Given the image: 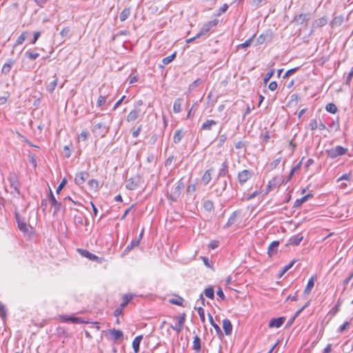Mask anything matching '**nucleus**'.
Instances as JSON below:
<instances>
[{
  "label": "nucleus",
  "instance_id": "14",
  "mask_svg": "<svg viewBox=\"0 0 353 353\" xmlns=\"http://www.w3.org/2000/svg\"><path fill=\"white\" fill-rule=\"evenodd\" d=\"M281 177L276 176L269 181L267 189L270 191L272 188L279 187L283 183Z\"/></svg>",
  "mask_w": 353,
  "mask_h": 353
},
{
  "label": "nucleus",
  "instance_id": "4",
  "mask_svg": "<svg viewBox=\"0 0 353 353\" xmlns=\"http://www.w3.org/2000/svg\"><path fill=\"white\" fill-rule=\"evenodd\" d=\"M109 130V128L103 123H98L94 125L92 132L96 137L103 138L104 137Z\"/></svg>",
  "mask_w": 353,
  "mask_h": 353
},
{
  "label": "nucleus",
  "instance_id": "11",
  "mask_svg": "<svg viewBox=\"0 0 353 353\" xmlns=\"http://www.w3.org/2000/svg\"><path fill=\"white\" fill-rule=\"evenodd\" d=\"M285 321V317H284V316H281L279 318H273L270 321L268 325L270 328H273V327L279 328L284 323Z\"/></svg>",
  "mask_w": 353,
  "mask_h": 353
},
{
  "label": "nucleus",
  "instance_id": "55",
  "mask_svg": "<svg viewBox=\"0 0 353 353\" xmlns=\"http://www.w3.org/2000/svg\"><path fill=\"white\" fill-rule=\"evenodd\" d=\"M317 127H318V123H317L316 120V119L310 120V123H309V128H310V130H314L317 128Z\"/></svg>",
  "mask_w": 353,
  "mask_h": 353
},
{
  "label": "nucleus",
  "instance_id": "43",
  "mask_svg": "<svg viewBox=\"0 0 353 353\" xmlns=\"http://www.w3.org/2000/svg\"><path fill=\"white\" fill-rule=\"evenodd\" d=\"M27 32H23L18 37V39L16 41V43L14 46V48L16 47L18 45H21L23 43V41L26 39Z\"/></svg>",
  "mask_w": 353,
  "mask_h": 353
},
{
  "label": "nucleus",
  "instance_id": "20",
  "mask_svg": "<svg viewBox=\"0 0 353 353\" xmlns=\"http://www.w3.org/2000/svg\"><path fill=\"white\" fill-rule=\"evenodd\" d=\"M223 329L225 335H230L232 331V325L230 321L228 319H225L223 321Z\"/></svg>",
  "mask_w": 353,
  "mask_h": 353
},
{
  "label": "nucleus",
  "instance_id": "2",
  "mask_svg": "<svg viewBox=\"0 0 353 353\" xmlns=\"http://www.w3.org/2000/svg\"><path fill=\"white\" fill-rule=\"evenodd\" d=\"M142 179L139 174H136L125 181V187L128 190H134L141 186Z\"/></svg>",
  "mask_w": 353,
  "mask_h": 353
},
{
  "label": "nucleus",
  "instance_id": "35",
  "mask_svg": "<svg viewBox=\"0 0 353 353\" xmlns=\"http://www.w3.org/2000/svg\"><path fill=\"white\" fill-rule=\"evenodd\" d=\"M18 227L23 233H26L29 230V225L23 220L18 221Z\"/></svg>",
  "mask_w": 353,
  "mask_h": 353
},
{
  "label": "nucleus",
  "instance_id": "25",
  "mask_svg": "<svg viewBox=\"0 0 353 353\" xmlns=\"http://www.w3.org/2000/svg\"><path fill=\"white\" fill-rule=\"evenodd\" d=\"M139 114H140L139 110H137V109L132 110V111L130 112V113L127 116V119H126L127 121L132 122V121H135L136 119H138Z\"/></svg>",
  "mask_w": 353,
  "mask_h": 353
},
{
  "label": "nucleus",
  "instance_id": "45",
  "mask_svg": "<svg viewBox=\"0 0 353 353\" xmlns=\"http://www.w3.org/2000/svg\"><path fill=\"white\" fill-rule=\"evenodd\" d=\"M175 57H176V52H174L171 55L163 58L162 59V62L164 65H168L170 63H171L174 59Z\"/></svg>",
  "mask_w": 353,
  "mask_h": 353
},
{
  "label": "nucleus",
  "instance_id": "42",
  "mask_svg": "<svg viewBox=\"0 0 353 353\" xmlns=\"http://www.w3.org/2000/svg\"><path fill=\"white\" fill-rule=\"evenodd\" d=\"M203 208L206 211L210 212L214 209V203L210 200L205 201L203 202Z\"/></svg>",
  "mask_w": 353,
  "mask_h": 353
},
{
  "label": "nucleus",
  "instance_id": "59",
  "mask_svg": "<svg viewBox=\"0 0 353 353\" xmlns=\"http://www.w3.org/2000/svg\"><path fill=\"white\" fill-rule=\"evenodd\" d=\"M88 185L90 188L97 189L98 188V181L96 179H91L89 181Z\"/></svg>",
  "mask_w": 353,
  "mask_h": 353
},
{
  "label": "nucleus",
  "instance_id": "51",
  "mask_svg": "<svg viewBox=\"0 0 353 353\" xmlns=\"http://www.w3.org/2000/svg\"><path fill=\"white\" fill-rule=\"evenodd\" d=\"M228 9V5L227 3H224L218 10L216 14V17L221 16L223 12H226Z\"/></svg>",
  "mask_w": 353,
  "mask_h": 353
},
{
  "label": "nucleus",
  "instance_id": "60",
  "mask_svg": "<svg viewBox=\"0 0 353 353\" xmlns=\"http://www.w3.org/2000/svg\"><path fill=\"white\" fill-rule=\"evenodd\" d=\"M297 70H298V68H292V69L287 70L283 76V78H286L292 75L294 73H295V72Z\"/></svg>",
  "mask_w": 353,
  "mask_h": 353
},
{
  "label": "nucleus",
  "instance_id": "47",
  "mask_svg": "<svg viewBox=\"0 0 353 353\" xmlns=\"http://www.w3.org/2000/svg\"><path fill=\"white\" fill-rule=\"evenodd\" d=\"M202 83V80L201 79H197L194 81H193L190 85H189V90L192 91L194 90L196 88H197L201 83Z\"/></svg>",
  "mask_w": 353,
  "mask_h": 353
},
{
  "label": "nucleus",
  "instance_id": "3",
  "mask_svg": "<svg viewBox=\"0 0 353 353\" xmlns=\"http://www.w3.org/2000/svg\"><path fill=\"white\" fill-rule=\"evenodd\" d=\"M347 148H343L341 145H337L326 150V154L331 159H335L337 157L345 154L347 152Z\"/></svg>",
  "mask_w": 353,
  "mask_h": 353
},
{
  "label": "nucleus",
  "instance_id": "56",
  "mask_svg": "<svg viewBox=\"0 0 353 353\" xmlns=\"http://www.w3.org/2000/svg\"><path fill=\"white\" fill-rule=\"evenodd\" d=\"M66 183H67V180L65 179H63L57 188V190H56L57 194L60 193V192L61 191V190L63 188V187L65 185Z\"/></svg>",
  "mask_w": 353,
  "mask_h": 353
},
{
  "label": "nucleus",
  "instance_id": "10",
  "mask_svg": "<svg viewBox=\"0 0 353 353\" xmlns=\"http://www.w3.org/2000/svg\"><path fill=\"white\" fill-rule=\"evenodd\" d=\"M49 201L54 208V214H55L61 210L62 204L61 202L57 201L51 190H50Z\"/></svg>",
  "mask_w": 353,
  "mask_h": 353
},
{
  "label": "nucleus",
  "instance_id": "41",
  "mask_svg": "<svg viewBox=\"0 0 353 353\" xmlns=\"http://www.w3.org/2000/svg\"><path fill=\"white\" fill-rule=\"evenodd\" d=\"M210 172V170L205 171L204 174L202 176L201 180L204 185L208 184L211 180V174Z\"/></svg>",
  "mask_w": 353,
  "mask_h": 353
},
{
  "label": "nucleus",
  "instance_id": "64",
  "mask_svg": "<svg viewBox=\"0 0 353 353\" xmlns=\"http://www.w3.org/2000/svg\"><path fill=\"white\" fill-rule=\"evenodd\" d=\"M353 77V67L352 68L351 70L348 73V75L346 79V84L349 85L350 83V81H352V78Z\"/></svg>",
  "mask_w": 353,
  "mask_h": 353
},
{
  "label": "nucleus",
  "instance_id": "40",
  "mask_svg": "<svg viewBox=\"0 0 353 353\" xmlns=\"http://www.w3.org/2000/svg\"><path fill=\"white\" fill-rule=\"evenodd\" d=\"M65 321H70L73 323H82L83 321L79 317L74 316H63Z\"/></svg>",
  "mask_w": 353,
  "mask_h": 353
},
{
  "label": "nucleus",
  "instance_id": "53",
  "mask_svg": "<svg viewBox=\"0 0 353 353\" xmlns=\"http://www.w3.org/2000/svg\"><path fill=\"white\" fill-rule=\"evenodd\" d=\"M281 161V157H279V158L274 159L272 163L270 164V167L271 169H274L277 167V165L280 163Z\"/></svg>",
  "mask_w": 353,
  "mask_h": 353
},
{
  "label": "nucleus",
  "instance_id": "24",
  "mask_svg": "<svg viewBox=\"0 0 353 353\" xmlns=\"http://www.w3.org/2000/svg\"><path fill=\"white\" fill-rule=\"evenodd\" d=\"M228 162L225 161L222 165L221 168L219 170L217 178L221 179L223 176H225L228 172Z\"/></svg>",
  "mask_w": 353,
  "mask_h": 353
},
{
  "label": "nucleus",
  "instance_id": "19",
  "mask_svg": "<svg viewBox=\"0 0 353 353\" xmlns=\"http://www.w3.org/2000/svg\"><path fill=\"white\" fill-rule=\"evenodd\" d=\"M217 122L213 119H207L201 125V130L210 131L212 126L216 125Z\"/></svg>",
  "mask_w": 353,
  "mask_h": 353
},
{
  "label": "nucleus",
  "instance_id": "49",
  "mask_svg": "<svg viewBox=\"0 0 353 353\" xmlns=\"http://www.w3.org/2000/svg\"><path fill=\"white\" fill-rule=\"evenodd\" d=\"M349 326H350V322L345 321L343 324H342L338 328L337 332L342 333V332L346 331L349 328Z\"/></svg>",
  "mask_w": 353,
  "mask_h": 353
},
{
  "label": "nucleus",
  "instance_id": "46",
  "mask_svg": "<svg viewBox=\"0 0 353 353\" xmlns=\"http://www.w3.org/2000/svg\"><path fill=\"white\" fill-rule=\"evenodd\" d=\"M26 57H27L30 60H35L39 57V54L37 52H33L30 51H27L25 54Z\"/></svg>",
  "mask_w": 353,
  "mask_h": 353
},
{
  "label": "nucleus",
  "instance_id": "38",
  "mask_svg": "<svg viewBox=\"0 0 353 353\" xmlns=\"http://www.w3.org/2000/svg\"><path fill=\"white\" fill-rule=\"evenodd\" d=\"M325 110L330 113L335 114L338 111L336 105L333 103H329L325 106Z\"/></svg>",
  "mask_w": 353,
  "mask_h": 353
},
{
  "label": "nucleus",
  "instance_id": "7",
  "mask_svg": "<svg viewBox=\"0 0 353 353\" xmlns=\"http://www.w3.org/2000/svg\"><path fill=\"white\" fill-rule=\"evenodd\" d=\"M10 187L14 189L17 194H20V183L15 173H10L8 178Z\"/></svg>",
  "mask_w": 353,
  "mask_h": 353
},
{
  "label": "nucleus",
  "instance_id": "32",
  "mask_svg": "<svg viewBox=\"0 0 353 353\" xmlns=\"http://www.w3.org/2000/svg\"><path fill=\"white\" fill-rule=\"evenodd\" d=\"M130 14V8H124L120 14L119 18L121 21H125Z\"/></svg>",
  "mask_w": 353,
  "mask_h": 353
},
{
  "label": "nucleus",
  "instance_id": "23",
  "mask_svg": "<svg viewBox=\"0 0 353 353\" xmlns=\"http://www.w3.org/2000/svg\"><path fill=\"white\" fill-rule=\"evenodd\" d=\"M143 339L142 335L136 336L132 341V347L135 353H138L140 350V343Z\"/></svg>",
  "mask_w": 353,
  "mask_h": 353
},
{
  "label": "nucleus",
  "instance_id": "62",
  "mask_svg": "<svg viewBox=\"0 0 353 353\" xmlns=\"http://www.w3.org/2000/svg\"><path fill=\"white\" fill-rule=\"evenodd\" d=\"M105 103V97L100 95L97 100V106L100 107Z\"/></svg>",
  "mask_w": 353,
  "mask_h": 353
},
{
  "label": "nucleus",
  "instance_id": "27",
  "mask_svg": "<svg viewBox=\"0 0 353 353\" xmlns=\"http://www.w3.org/2000/svg\"><path fill=\"white\" fill-rule=\"evenodd\" d=\"M209 321L211 325L214 328L217 335L221 336L223 334L221 327L217 325L213 320L212 316L210 314H208Z\"/></svg>",
  "mask_w": 353,
  "mask_h": 353
},
{
  "label": "nucleus",
  "instance_id": "54",
  "mask_svg": "<svg viewBox=\"0 0 353 353\" xmlns=\"http://www.w3.org/2000/svg\"><path fill=\"white\" fill-rule=\"evenodd\" d=\"M0 315L3 319H4L7 315L6 309L1 303H0Z\"/></svg>",
  "mask_w": 353,
  "mask_h": 353
},
{
  "label": "nucleus",
  "instance_id": "21",
  "mask_svg": "<svg viewBox=\"0 0 353 353\" xmlns=\"http://www.w3.org/2000/svg\"><path fill=\"white\" fill-rule=\"evenodd\" d=\"M303 239V236L300 234L294 235L290 238V239L288 241V243H287L286 245H298L301 242Z\"/></svg>",
  "mask_w": 353,
  "mask_h": 353
},
{
  "label": "nucleus",
  "instance_id": "57",
  "mask_svg": "<svg viewBox=\"0 0 353 353\" xmlns=\"http://www.w3.org/2000/svg\"><path fill=\"white\" fill-rule=\"evenodd\" d=\"M196 185L195 184H190L188 185L186 189V192L188 194H191L196 191Z\"/></svg>",
  "mask_w": 353,
  "mask_h": 353
},
{
  "label": "nucleus",
  "instance_id": "39",
  "mask_svg": "<svg viewBox=\"0 0 353 353\" xmlns=\"http://www.w3.org/2000/svg\"><path fill=\"white\" fill-rule=\"evenodd\" d=\"M181 110V99H177L175 100L173 104V111L175 113H179Z\"/></svg>",
  "mask_w": 353,
  "mask_h": 353
},
{
  "label": "nucleus",
  "instance_id": "15",
  "mask_svg": "<svg viewBox=\"0 0 353 353\" xmlns=\"http://www.w3.org/2000/svg\"><path fill=\"white\" fill-rule=\"evenodd\" d=\"M279 244L280 242L279 241H274L270 244L268 250V254L270 257H272L274 254L277 253Z\"/></svg>",
  "mask_w": 353,
  "mask_h": 353
},
{
  "label": "nucleus",
  "instance_id": "12",
  "mask_svg": "<svg viewBox=\"0 0 353 353\" xmlns=\"http://www.w3.org/2000/svg\"><path fill=\"white\" fill-rule=\"evenodd\" d=\"M312 18V14L310 12L301 13L295 17L294 21L299 24H303L305 22H307Z\"/></svg>",
  "mask_w": 353,
  "mask_h": 353
},
{
  "label": "nucleus",
  "instance_id": "50",
  "mask_svg": "<svg viewBox=\"0 0 353 353\" xmlns=\"http://www.w3.org/2000/svg\"><path fill=\"white\" fill-rule=\"evenodd\" d=\"M197 312H198V314L199 315L201 321L204 323L205 321V318L204 310L203 309V307H199L197 308Z\"/></svg>",
  "mask_w": 353,
  "mask_h": 353
},
{
  "label": "nucleus",
  "instance_id": "63",
  "mask_svg": "<svg viewBox=\"0 0 353 353\" xmlns=\"http://www.w3.org/2000/svg\"><path fill=\"white\" fill-rule=\"evenodd\" d=\"M179 322H178V324L183 327V324L185 323V314L183 313L181 316H179Z\"/></svg>",
  "mask_w": 353,
  "mask_h": 353
},
{
  "label": "nucleus",
  "instance_id": "8",
  "mask_svg": "<svg viewBox=\"0 0 353 353\" xmlns=\"http://www.w3.org/2000/svg\"><path fill=\"white\" fill-rule=\"evenodd\" d=\"M89 176V173L86 171L80 172L76 174L74 182L77 185H80L88 179Z\"/></svg>",
  "mask_w": 353,
  "mask_h": 353
},
{
  "label": "nucleus",
  "instance_id": "1",
  "mask_svg": "<svg viewBox=\"0 0 353 353\" xmlns=\"http://www.w3.org/2000/svg\"><path fill=\"white\" fill-rule=\"evenodd\" d=\"M183 179L178 181L174 188H172L170 193H168V198L172 201H176L181 195V190L185 187V183L183 181Z\"/></svg>",
  "mask_w": 353,
  "mask_h": 353
},
{
  "label": "nucleus",
  "instance_id": "17",
  "mask_svg": "<svg viewBox=\"0 0 353 353\" xmlns=\"http://www.w3.org/2000/svg\"><path fill=\"white\" fill-rule=\"evenodd\" d=\"M327 18L323 17L314 20L312 23V28L316 29L325 26L327 23Z\"/></svg>",
  "mask_w": 353,
  "mask_h": 353
},
{
  "label": "nucleus",
  "instance_id": "36",
  "mask_svg": "<svg viewBox=\"0 0 353 353\" xmlns=\"http://www.w3.org/2000/svg\"><path fill=\"white\" fill-rule=\"evenodd\" d=\"M54 79L47 86V90L50 93H52L54 90L55 88L57 85L58 78L56 77V75H54Z\"/></svg>",
  "mask_w": 353,
  "mask_h": 353
},
{
  "label": "nucleus",
  "instance_id": "37",
  "mask_svg": "<svg viewBox=\"0 0 353 353\" xmlns=\"http://www.w3.org/2000/svg\"><path fill=\"white\" fill-rule=\"evenodd\" d=\"M139 244V240L132 241L130 245H128L124 250L123 254H128L133 248L138 246Z\"/></svg>",
  "mask_w": 353,
  "mask_h": 353
},
{
  "label": "nucleus",
  "instance_id": "16",
  "mask_svg": "<svg viewBox=\"0 0 353 353\" xmlns=\"http://www.w3.org/2000/svg\"><path fill=\"white\" fill-rule=\"evenodd\" d=\"M316 279H317L316 275H313L309 279V281L307 282V285H306V287H305V290L303 291V294L304 295H308L311 292V291H312V288H314V281L316 280Z\"/></svg>",
  "mask_w": 353,
  "mask_h": 353
},
{
  "label": "nucleus",
  "instance_id": "9",
  "mask_svg": "<svg viewBox=\"0 0 353 353\" xmlns=\"http://www.w3.org/2000/svg\"><path fill=\"white\" fill-rule=\"evenodd\" d=\"M252 176V173L248 170H244L238 174V180L241 184L248 181Z\"/></svg>",
  "mask_w": 353,
  "mask_h": 353
},
{
  "label": "nucleus",
  "instance_id": "22",
  "mask_svg": "<svg viewBox=\"0 0 353 353\" xmlns=\"http://www.w3.org/2000/svg\"><path fill=\"white\" fill-rule=\"evenodd\" d=\"M109 332L112 336V339L114 341H118L120 339H123V332L119 330H115V329L109 330Z\"/></svg>",
  "mask_w": 353,
  "mask_h": 353
},
{
  "label": "nucleus",
  "instance_id": "13",
  "mask_svg": "<svg viewBox=\"0 0 353 353\" xmlns=\"http://www.w3.org/2000/svg\"><path fill=\"white\" fill-rule=\"evenodd\" d=\"M77 252L82 256H84L91 261H97L99 257L94 254H93L92 253L90 252L89 251L86 250H84V249H81V248H79L77 249Z\"/></svg>",
  "mask_w": 353,
  "mask_h": 353
},
{
  "label": "nucleus",
  "instance_id": "28",
  "mask_svg": "<svg viewBox=\"0 0 353 353\" xmlns=\"http://www.w3.org/2000/svg\"><path fill=\"white\" fill-rule=\"evenodd\" d=\"M312 194H307L299 199H296L294 203V208L300 207L304 202H305L309 198L312 197Z\"/></svg>",
  "mask_w": 353,
  "mask_h": 353
},
{
  "label": "nucleus",
  "instance_id": "44",
  "mask_svg": "<svg viewBox=\"0 0 353 353\" xmlns=\"http://www.w3.org/2000/svg\"><path fill=\"white\" fill-rule=\"evenodd\" d=\"M184 299L181 296H177V299H170L169 302L173 305L182 306Z\"/></svg>",
  "mask_w": 353,
  "mask_h": 353
},
{
  "label": "nucleus",
  "instance_id": "33",
  "mask_svg": "<svg viewBox=\"0 0 353 353\" xmlns=\"http://www.w3.org/2000/svg\"><path fill=\"white\" fill-rule=\"evenodd\" d=\"M238 213L236 212H234L232 215L230 216V218L228 220V222L226 223L225 228H228L233 225L236 221Z\"/></svg>",
  "mask_w": 353,
  "mask_h": 353
},
{
  "label": "nucleus",
  "instance_id": "29",
  "mask_svg": "<svg viewBox=\"0 0 353 353\" xmlns=\"http://www.w3.org/2000/svg\"><path fill=\"white\" fill-rule=\"evenodd\" d=\"M133 295L132 294H124L123 296V302L120 304L119 307L122 309H124V307L129 303V302L132 299Z\"/></svg>",
  "mask_w": 353,
  "mask_h": 353
},
{
  "label": "nucleus",
  "instance_id": "6",
  "mask_svg": "<svg viewBox=\"0 0 353 353\" xmlns=\"http://www.w3.org/2000/svg\"><path fill=\"white\" fill-rule=\"evenodd\" d=\"M219 23L218 19H214L212 21H208L203 25L199 32L196 34V37H201V36H204L207 34L211 30L213 26H216Z\"/></svg>",
  "mask_w": 353,
  "mask_h": 353
},
{
  "label": "nucleus",
  "instance_id": "30",
  "mask_svg": "<svg viewBox=\"0 0 353 353\" xmlns=\"http://www.w3.org/2000/svg\"><path fill=\"white\" fill-rule=\"evenodd\" d=\"M343 21V17L342 16L335 17L331 21V23H330L331 27L334 28V27L339 26L342 24Z\"/></svg>",
  "mask_w": 353,
  "mask_h": 353
},
{
  "label": "nucleus",
  "instance_id": "52",
  "mask_svg": "<svg viewBox=\"0 0 353 353\" xmlns=\"http://www.w3.org/2000/svg\"><path fill=\"white\" fill-rule=\"evenodd\" d=\"M274 69H272L270 71H269L265 76L264 77V79H263V82L264 83H267L269 80L272 77V76L274 75Z\"/></svg>",
  "mask_w": 353,
  "mask_h": 353
},
{
  "label": "nucleus",
  "instance_id": "58",
  "mask_svg": "<svg viewBox=\"0 0 353 353\" xmlns=\"http://www.w3.org/2000/svg\"><path fill=\"white\" fill-rule=\"evenodd\" d=\"M28 157L30 163L32 164V165L35 168L37 166V160L35 155L30 154L28 155Z\"/></svg>",
  "mask_w": 353,
  "mask_h": 353
},
{
  "label": "nucleus",
  "instance_id": "31",
  "mask_svg": "<svg viewBox=\"0 0 353 353\" xmlns=\"http://www.w3.org/2000/svg\"><path fill=\"white\" fill-rule=\"evenodd\" d=\"M201 339L197 335H196L194 337L193 341V350L197 352H199L201 351Z\"/></svg>",
  "mask_w": 353,
  "mask_h": 353
},
{
  "label": "nucleus",
  "instance_id": "34",
  "mask_svg": "<svg viewBox=\"0 0 353 353\" xmlns=\"http://www.w3.org/2000/svg\"><path fill=\"white\" fill-rule=\"evenodd\" d=\"M204 294H205V296H207L208 298H209L210 299H214V291L213 287L209 286L207 288H205L204 290Z\"/></svg>",
  "mask_w": 353,
  "mask_h": 353
},
{
  "label": "nucleus",
  "instance_id": "61",
  "mask_svg": "<svg viewBox=\"0 0 353 353\" xmlns=\"http://www.w3.org/2000/svg\"><path fill=\"white\" fill-rule=\"evenodd\" d=\"M70 31V28L68 27H65L62 29L60 34L62 37H66L68 36Z\"/></svg>",
  "mask_w": 353,
  "mask_h": 353
},
{
  "label": "nucleus",
  "instance_id": "5",
  "mask_svg": "<svg viewBox=\"0 0 353 353\" xmlns=\"http://www.w3.org/2000/svg\"><path fill=\"white\" fill-rule=\"evenodd\" d=\"M214 185L216 195L218 196H221L227 188V181L225 179L216 178Z\"/></svg>",
  "mask_w": 353,
  "mask_h": 353
},
{
  "label": "nucleus",
  "instance_id": "48",
  "mask_svg": "<svg viewBox=\"0 0 353 353\" xmlns=\"http://www.w3.org/2000/svg\"><path fill=\"white\" fill-rule=\"evenodd\" d=\"M254 37V35L252 36V37H250V39H248V40H246L245 42H243V43L240 44L238 47L239 48H246L249 46H250L252 41H253V39Z\"/></svg>",
  "mask_w": 353,
  "mask_h": 353
},
{
  "label": "nucleus",
  "instance_id": "18",
  "mask_svg": "<svg viewBox=\"0 0 353 353\" xmlns=\"http://www.w3.org/2000/svg\"><path fill=\"white\" fill-rule=\"evenodd\" d=\"M14 63L15 60L12 59H8L6 61V62L3 64L1 69V72L5 74H8Z\"/></svg>",
  "mask_w": 353,
  "mask_h": 353
},
{
  "label": "nucleus",
  "instance_id": "26",
  "mask_svg": "<svg viewBox=\"0 0 353 353\" xmlns=\"http://www.w3.org/2000/svg\"><path fill=\"white\" fill-rule=\"evenodd\" d=\"M183 136L184 132L181 129L176 130L173 137L174 143L176 144L179 143L181 141Z\"/></svg>",
  "mask_w": 353,
  "mask_h": 353
}]
</instances>
